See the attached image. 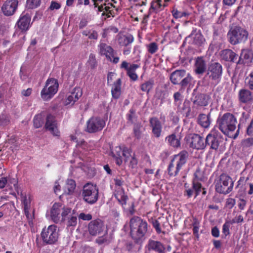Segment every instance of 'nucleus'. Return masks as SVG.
Wrapping results in <instances>:
<instances>
[{
    "label": "nucleus",
    "mask_w": 253,
    "mask_h": 253,
    "mask_svg": "<svg viewBox=\"0 0 253 253\" xmlns=\"http://www.w3.org/2000/svg\"><path fill=\"white\" fill-rule=\"evenodd\" d=\"M96 243H97L99 245H101L104 243H106L108 242V239L107 237L105 236H103L102 237H99L96 240Z\"/></svg>",
    "instance_id": "obj_63"
},
{
    "label": "nucleus",
    "mask_w": 253,
    "mask_h": 253,
    "mask_svg": "<svg viewBox=\"0 0 253 253\" xmlns=\"http://www.w3.org/2000/svg\"><path fill=\"white\" fill-rule=\"evenodd\" d=\"M221 135L215 130H211L205 138V146H209L210 149L217 150L221 141Z\"/></svg>",
    "instance_id": "obj_14"
},
{
    "label": "nucleus",
    "mask_w": 253,
    "mask_h": 253,
    "mask_svg": "<svg viewBox=\"0 0 253 253\" xmlns=\"http://www.w3.org/2000/svg\"><path fill=\"white\" fill-rule=\"evenodd\" d=\"M194 67V71L197 75H203L206 71V62L203 57L196 58Z\"/></svg>",
    "instance_id": "obj_28"
},
{
    "label": "nucleus",
    "mask_w": 253,
    "mask_h": 253,
    "mask_svg": "<svg viewBox=\"0 0 253 253\" xmlns=\"http://www.w3.org/2000/svg\"><path fill=\"white\" fill-rule=\"evenodd\" d=\"M56 230L57 226L55 225H50L47 228H44L41 233V237L43 242L48 245L55 243L58 238Z\"/></svg>",
    "instance_id": "obj_11"
},
{
    "label": "nucleus",
    "mask_w": 253,
    "mask_h": 253,
    "mask_svg": "<svg viewBox=\"0 0 253 253\" xmlns=\"http://www.w3.org/2000/svg\"><path fill=\"white\" fill-rule=\"evenodd\" d=\"M146 248L150 252L156 253H166V247L161 242L152 239H149Z\"/></svg>",
    "instance_id": "obj_20"
},
{
    "label": "nucleus",
    "mask_w": 253,
    "mask_h": 253,
    "mask_svg": "<svg viewBox=\"0 0 253 253\" xmlns=\"http://www.w3.org/2000/svg\"><path fill=\"white\" fill-rule=\"evenodd\" d=\"M106 126V121L98 116L91 117L86 122V131L89 133H95L101 131Z\"/></svg>",
    "instance_id": "obj_12"
},
{
    "label": "nucleus",
    "mask_w": 253,
    "mask_h": 253,
    "mask_svg": "<svg viewBox=\"0 0 253 253\" xmlns=\"http://www.w3.org/2000/svg\"><path fill=\"white\" fill-rule=\"evenodd\" d=\"M77 224V217L75 216H72L69 218L67 221L68 226H75Z\"/></svg>",
    "instance_id": "obj_57"
},
{
    "label": "nucleus",
    "mask_w": 253,
    "mask_h": 253,
    "mask_svg": "<svg viewBox=\"0 0 253 253\" xmlns=\"http://www.w3.org/2000/svg\"><path fill=\"white\" fill-rule=\"evenodd\" d=\"M216 125L218 129L226 135H229L234 132L237 126L238 129L233 136L234 138L238 136L241 127V123L238 124L236 117L230 112L220 115L217 119Z\"/></svg>",
    "instance_id": "obj_1"
},
{
    "label": "nucleus",
    "mask_w": 253,
    "mask_h": 253,
    "mask_svg": "<svg viewBox=\"0 0 253 253\" xmlns=\"http://www.w3.org/2000/svg\"><path fill=\"white\" fill-rule=\"evenodd\" d=\"M252 90L247 88H242L238 92V100L241 103L250 104L253 102Z\"/></svg>",
    "instance_id": "obj_23"
},
{
    "label": "nucleus",
    "mask_w": 253,
    "mask_h": 253,
    "mask_svg": "<svg viewBox=\"0 0 253 253\" xmlns=\"http://www.w3.org/2000/svg\"><path fill=\"white\" fill-rule=\"evenodd\" d=\"M123 156L125 158V161L126 162H127L128 160H129L130 158L132 156L131 154L132 152V150L131 149L125 146H123Z\"/></svg>",
    "instance_id": "obj_48"
},
{
    "label": "nucleus",
    "mask_w": 253,
    "mask_h": 253,
    "mask_svg": "<svg viewBox=\"0 0 253 253\" xmlns=\"http://www.w3.org/2000/svg\"><path fill=\"white\" fill-rule=\"evenodd\" d=\"M16 191L17 194L18 195L20 194L21 199V202L23 204L24 208L27 209L28 207H30L31 202L30 200L27 198L26 194L25 193H22V192H20L19 193V192L18 190H16Z\"/></svg>",
    "instance_id": "obj_45"
},
{
    "label": "nucleus",
    "mask_w": 253,
    "mask_h": 253,
    "mask_svg": "<svg viewBox=\"0 0 253 253\" xmlns=\"http://www.w3.org/2000/svg\"><path fill=\"white\" fill-rule=\"evenodd\" d=\"M44 127L45 129L49 130L53 136L57 137L60 136V132L58 128L56 121L54 117L51 114H49L47 116Z\"/></svg>",
    "instance_id": "obj_18"
},
{
    "label": "nucleus",
    "mask_w": 253,
    "mask_h": 253,
    "mask_svg": "<svg viewBox=\"0 0 253 253\" xmlns=\"http://www.w3.org/2000/svg\"><path fill=\"white\" fill-rule=\"evenodd\" d=\"M171 14L173 18L176 19L181 18L183 17H187L189 15V13L187 11H180L175 7L172 8L171 11Z\"/></svg>",
    "instance_id": "obj_37"
},
{
    "label": "nucleus",
    "mask_w": 253,
    "mask_h": 253,
    "mask_svg": "<svg viewBox=\"0 0 253 253\" xmlns=\"http://www.w3.org/2000/svg\"><path fill=\"white\" fill-rule=\"evenodd\" d=\"M200 173V170L199 169H197L195 172L194 173V177L195 178L193 181L192 183V188H193V190H194L195 196V198H196L198 195H199L200 192L201 191V188H202V184L198 181H197L196 180H199L201 179L199 177V174Z\"/></svg>",
    "instance_id": "obj_34"
},
{
    "label": "nucleus",
    "mask_w": 253,
    "mask_h": 253,
    "mask_svg": "<svg viewBox=\"0 0 253 253\" xmlns=\"http://www.w3.org/2000/svg\"><path fill=\"white\" fill-rule=\"evenodd\" d=\"M83 91L80 87L76 86L72 90L70 94L68 95L65 101V104L68 105L69 104L74 105L75 103L79 100L82 96Z\"/></svg>",
    "instance_id": "obj_24"
},
{
    "label": "nucleus",
    "mask_w": 253,
    "mask_h": 253,
    "mask_svg": "<svg viewBox=\"0 0 253 253\" xmlns=\"http://www.w3.org/2000/svg\"><path fill=\"white\" fill-rule=\"evenodd\" d=\"M150 126L153 135L156 138H160L163 132V125L159 118L153 117L149 119Z\"/></svg>",
    "instance_id": "obj_17"
},
{
    "label": "nucleus",
    "mask_w": 253,
    "mask_h": 253,
    "mask_svg": "<svg viewBox=\"0 0 253 253\" xmlns=\"http://www.w3.org/2000/svg\"><path fill=\"white\" fill-rule=\"evenodd\" d=\"M146 47L147 51L151 54H154L159 50V46L156 42H152L149 44H146Z\"/></svg>",
    "instance_id": "obj_40"
},
{
    "label": "nucleus",
    "mask_w": 253,
    "mask_h": 253,
    "mask_svg": "<svg viewBox=\"0 0 253 253\" xmlns=\"http://www.w3.org/2000/svg\"><path fill=\"white\" fill-rule=\"evenodd\" d=\"M34 126L38 128L42 126L44 123L43 119L41 114L36 115L33 119Z\"/></svg>",
    "instance_id": "obj_44"
},
{
    "label": "nucleus",
    "mask_w": 253,
    "mask_h": 253,
    "mask_svg": "<svg viewBox=\"0 0 253 253\" xmlns=\"http://www.w3.org/2000/svg\"><path fill=\"white\" fill-rule=\"evenodd\" d=\"M162 0H154L151 3V6L149 9V12H154L156 13L159 12L163 10V9L168 6L167 2L162 4Z\"/></svg>",
    "instance_id": "obj_33"
},
{
    "label": "nucleus",
    "mask_w": 253,
    "mask_h": 253,
    "mask_svg": "<svg viewBox=\"0 0 253 253\" xmlns=\"http://www.w3.org/2000/svg\"><path fill=\"white\" fill-rule=\"evenodd\" d=\"M97 11L99 12H102L101 15L105 16L104 19H106L110 17H114L116 14V11H117V8L111 2H104L103 4L96 6Z\"/></svg>",
    "instance_id": "obj_15"
},
{
    "label": "nucleus",
    "mask_w": 253,
    "mask_h": 253,
    "mask_svg": "<svg viewBox=\"0 0 253 253\" xmlns=\"http://www.w3.org/2000/svg\"><path fill=\"white\" fill-rule=\"evenodd\" d=\"M185 139L190 148L198 150L206 148L205 139L199 134H189L185 137Z\"/></svg>",
    "instance_id": "obj_10"
},
{
    "label": "nucleus",
    "mask_w": 253,
    "mask_h": 253,
    "mask_svg": "<svg viewBox=\"0 0 253 253\" xmlns=\"http://www.w3.org/2000/svg\"><path fill=\"white\" fill-rule=\"evenodd\" d=\"M241 145L243 148H247L253 146V137H249L243 139L241 142Z\"/></svg>",
    "instance_id": "obj_49"
},
{
    "label": "nucleus",
    "mask_w": 253,
    "mask_h": 253,
    "mask_svg": "<svg viewBox=\"0 0 253 253\" xmlns=\"http://www.w3.org/2000/svg\"><path fill=\"white\" fill-rule=\"evenodd\" d=\"M71 208L60 202L55 203L50 211V216L55 223H61L65 220L67 215L71 212Z\"/></svg>",
    "instance_id": "obj_5"
},
{
    "label": "nucleus",
    "mask_w": 253,
    "mask_h": 253,
    "mask_svg": "<svg viewBox=\"0 0 253 253\" xmlns=\"http://www.w3.org/2000/svg\"><path fill=\"white\" fill-rule=\"evenodd\" d=\"M10 123L9 117L6 114L0 115V126H6Z\"/></svg>",
    "instance_id": "obj_50"
},
{
    "label": "nucleus",
    "mask_w": 253,
    "mask_h": 253,
    "mask_svg": "<svg viewBox=\"0 0 253 253\" xmlns=\"http://www.w3.org/2000/svg\"><path fill=\"white\" fill-rule=\"evenodd\" d=\"M197 123L204 128H209L211 124V114L208 115L205 114H200L199 115L197 119Z\"/></svg>",
    "instance_id": "obj_30"
},
{
    "label": "nucleus",
    "mask_w": 253,
    "mask_h": 253,
    "mask_svg": "<svg viewBox=\"0 0 253 253\" xmlns=\"http://www.w3.org/2000/svg\"><path fill=\"white\" fill-rule=\"evenodd\" d=\"M76 187V182L73 179H67L66 181V188L68 190L69 194H72L74 192Z\"/></svg>",
    "instance_id": "obj_43"
},
{
    "label": "nucleus",
    "mask_w": 253,
    "mask_h": 253,
    "mask_svg": "<svg viewBox=\"0 0 253 253\" xmlns=\"http://www.w3.org/2000/svg\"><path fill=\"white\" fill-rule=\"evenodd\" d=\"M245 84L247 88L253 90V70L246 77Z\"/></svg>",
    "instance_id": "obj_39"
},
{
    "label": "nucleus",
    "mask_w": 253,
    "mask_h": 253,
    "mask_svg": "<svg viewBox=\"0 0 253 253\" xmlns=\"http://www.w3.org/2000/svg\"><path fill=\"white\" fill-rule=\"evenodd\" d=\"M149 221L152 223L153 227L155 229L156 232L158 234H160L162 232V230L160 227V224L158 220L156 219L151 218V220L149 219Z\"/></svg>",
    "instance_id": "obj_52"
},
{
    "label": "nucleus",
    "mask_w": 253,
    "mask_h": 253,
    "mask_svg": "<svg viewBox=\"0 0 253 253\" xmlns=\"http://www.w3.org/2000/svg\"><path fill=\"white\" fill-rule=\"evenodd\" d=\"M58 87L59 84L57 79L48 78L41 92V98L45 101L49 100L57 92Z\"/></svg>",
    "instance_id": "obj_8"
},
{
    "label": "nucleus",
    "mask_w": 253,
    "mask_h": 253,
    "mask_svg": "<svg viewBox=\"0 0 253 253\" xmlns=\"http://www.w3.org/2000/svg\"><path fill=\"white\" fill-rule=\"evenodd\" d=\"M246 204L247 201L244 199L240 198L238 205L239 209L241 211L244 210L246 207Z\"/></svg>",
    "instance_id": "obj_61"
},
{
    "label": "nucleus",
    "mask_w": 253,
    "mask_h": 253,
    "mask_svg": "<svg viewBox=\"0 0 253 253\" xmlns=\"http://www.w3.org/2000/svg\"><path fill=\"white\" fill-rule=\"evenodd\" d=\"M123 146H117L112 151V156L115 159L117 165L120 166L123 164V159L122 155H123Z\"/></svg>",
    "instance_id": "obj_32"
},
{
    "label": "nucleus",
    "mask_w": 253,
    "mask_h": 253,
    "mask_svg": "<svg viewBox=\"0 0 253 253\" xmlns=\"http://www.w3.org/2000/svg\"><path fill=\"white\" fill-rule=\"evenodd\" d=\"M205 42L204 36L201 33H197L193 37V42L198 46L201 45Z\"/></svg>",
    "instance_id": "obj_46"
},
{
    "label": "nucleus",
    "mask_w": 253,
    "mask_h": 253,
    "mask_svg": "<svg viewBox=\"0 0 253 253\" xmlns=\"http://www.w3.org/2000/svg\"><path fill=\"white\" fill-rule=\"evenodd\" d=\"M98 47L99 54L102 56H105L108 61L114 64L119 62L120 58L114 56L115 52L111 46L105 43L100 42Z\"/></svg>",
    "instance_id": "obj_13"
},
{
    "label": "nucleus",
    "mask_w": 253,
    "mask_h": 253,
    "mask_svg": "<svg viewBox=\"0 0 253 253\" xmlns=\"http://www.w3.org/2000/svg\"><path fill=\"white\" fill-rule=\"evenodd\" d=\"M41 2V0H27L26 7L31 9L36 8L40 5Z\"/></svg>",
    "instance_id": "obj_47"
},
{
    "label": "nucleus",
    "mask_w": 253,
    "mask_h": 253,
    "mask_svg": "<svg viewBox=\"0 0 253 253\" xmlns=\"http://www.w3.org/2000/svg\"><path fill=\"white\" fill-rule=\"evenodd\" d=\"M236 204L235 199L229 198L226 199V207L229 209H232Z\"/></svg>",
    "instance_id": "obj_56"
},
{
    "label": "nucleus",
    "mask_w": 253,
    "mask_h": 253,
    "mask_svg": "<svg viewBox=\"0 0 253 253\" xmlns=\"http://www.w3.org/2000/svg\"><path fill=\"white\" fill-rule=\"evenodd\" d=\"M88 63L90 66L91 68L93 69L96 66V61L95 57L91 54L89 57Z\"/></svg>",
    "instance_id": "obj_59"
},
{
    "label": "nucleus",
    "mask_w": 253,
    "mask_h": 253,
    "mask_svg": "<svg viewBox=\"0 0 253 253\" xmlns=\"http://www.w3.org/2000/svg\"><path fill=\"white\" fill-rule=\"evenodd\" d=\"M115 197L117 199L118 202L122 205H126L128 197L125 194V191L123 188H119L116 191Z\"/></svg>",
    "instance_id": "obj_35"
},
{
    "label": "nucleus",
    "mask_w": 253,
    "mask_h": 253,
    "mask_svg": "<svg viewBox=\"0 0 253 253\" xmlns=\"http://www.w3.org/2000/svg\"><path fill=\"white\" fill-rule=\"evenodd\" d=\"M249 37V33L248 30L239 26L231 28L227 34L228 41L232 45L246 43L248 40Z\"/></svg>",
    "instance_id": "obj_3"
},
{
    "label": "nucleus",
    "mask_w": 253,
    "mask_h": 253,
    "mask_svg": "<svg viewBox=\"0 0 253 253\" xmlns=\"http://www.w3.org/2000/svg\"><path fill=\"white\" fill-rule=\"evenodd\" d=\"M81 196L84 202L89 205H93L99 198L98 188L95 184L88 182L83 186Z\"/></svg>",
    "instance_id": "obj_6"
},
{
    "label": "nucleus",
    "mask_w": 253,
    "mask_h": 253,
    "mask_svg": "<svg viewBox=\"0 0 253 253\" xmlns=\"http://www.w3.org/2000/svg\"><path fill=\"white\" fill-rule=\"evenodd\" d=\"M253 54L250 50L248 49H243L240 56H238L237 65H245L252 62L253 59Z\"/></svg>",
    "instance_id": "obj_27"
},
{
    "label": "nucleus",
    "mask_w": 253,
    "mask_h": 253,
    "mask_svg": "<svg viewBox=\"0 0 253 253\" xmlns=\"http://www.w3.org/2000/svg\"><path fill=\"white\" fill-rule=\"evenodd\" d=\"M169 79L173 84L180 85L181 88L184 89L190 84L192 78L185 70H176L170 74Z\"/></svg>",
    "instance_id": "obj_7"
},
{
    "label": "nucleus",
    "mask_w": 253,
    "mask_h": 253,
    "mask_svg": "<svg viewBox=\"0 0 253 253\" xmlns=\"http://www.w3.org/2000/svg\"><path fill=\"white\" fill-rule=\"evenodd\" d=\"M234 182L230 176L226 173L221 174L215 183V191L224 195L231 192L233 188Z\"/></svg>",
    "instance_id": "obj_9"
},
{
    "label": "nucleus",
    "mask_w": 253,
    "mask_h": 253,
    "mask_svg": "<svg viewBox=\"0 0 253 253\" xmlns=\"http://www.w3.org/2000/svg\"><path fill=\"white\" fill-rule=\"evenodd\" d=\"M142 127V126L141 124H135L133 126V132L134 136L138 140L141 138L142 131L141 129Z\"/></svg>",
    "instance_id": "obj_42"
},
{
    "label": "nucleus",
    "mask_w": 253,
    "mask_h": 253,
    "mask_svg": "<svg viewBox=\"0 0 253 253\" xmlns=\"http://www.w3.org/2000/svg\"><path fill=\"white\" fill-rule=\"evenodd\" d=\"M18 0H7L3 3L1 10L6 16L12 15L17 9Z\"/></svg>",
    "instance_id": "obj_22"
},
{
    "label": "nucleus",
    "mask_w": 253,
    "mask_h": 253,
    "mask_svg": "<svg viewBox=\"0 0 253 253\" xmlns=\"http://www.w3.org/2000/svg\"><path fill=\"white\" fill-rule=\"evenodd\" d=\"M211 234L214 237L217 238L219 236V230L216 226L213 227L211 229Z\"/></svg>",
    "instance_id": "obj_64"
},
{
    "label": "nucleus",
    "mask_w": 253,
    "mask_h": 253,
    "mask_svg": "<svg viewBox=\"0 0 253 253\" xmlns=\"http://www.w3.org/2000/svg\"><path fill=\"white\" fill-rule=\"evenodd\" d=\"M89 234L92 236H96L101 234L104 229L103 222L99 219L92 220L88 226Z\"/></svg>",
    "instance_id": "obj_19"
},
{
    "label": "nucleus",
    "mask_w": 253,
    "mask_h": 253,
    "mask_svg": "<svg viewBox=\"0 0 253 253\" xmlns=\"http://www.w3.org/2000/svg\"><path fill=\"white\" fill-rule=\"evenodd\" d=\"M130 235L136 243L142 242L148 231V224L140 217L133 216L130 220Z\"/></svg>",
    "instance_id": "obj_2"
},
{
    "label": "nucleus",
    "mask_w": 253,
    "mask_h": 253,
    "mask_svg": "<svg viewBox=\"0 0 253 253\" xmlns=\"http://www.w3.org/2000/svg\"><path fill=\"white\" fill-rule=\"evenodd\" d=\"M222 73L223 68L220 63L211 62L208 66L205 78L208 80L209 85L215 86L220 82Z\"/></svg>",
    "instance_id": "obj_4"
},
{
    "label": "nucleus",
    "mask_w": 253,
    "mask_h": 253,
    "mask_svg": "<svg viewBox=\"0 0 253 253\" xmlns=\"http://www.w3.org/2000/svg\"><path fill=\"white\" fill-rule=\"evenodd\" d=\"M189 154L186 150H182L178 154L174 155L171 161L174 163L175 162V165L177 167V169H181L187 163Z\"/></svg>",
    "instance_id": "obj_21"
},
{
    "label": "nucleus",
    "mask_w": 253,
    "mask_h": 253,
    "mask_svg": "<svg viewBox=\"0 0 253 253\" xmlns=\"http://www.w3.org/2000/svg\"><path fill=\"white\" fill-rule=\"evenodd\" d=\"M134 41V37L131 34H120L118 35L117 42L121 46H128Z\"/></svg>",
    "instance_id": "obj_29"
},
{
    "label": "nucleus",
    "mask_w": 253,
    "mask_h": 253,
    "mask_svg": "<svg viewBox=\"0 0 253 253\" xmlns=\"http://www.w3.org/2000/svg\"><path fill=\"white\" fill-rule=\"evenodd\" d=\"M154 85V80L153 79H150L140 85V89L143 92H146L147 94H149L150 91L152 89Z\"/></svg>",
    "instance_id": "obj_36"
},
{
    "label": "nucleus",
    "mask_w": 253,
    "mask_h": 253,
    "mask_svg": "<svg viewBox=\"0 0 253 253\" xmlns=\"http://www.w3.org/2000/svg\"><path fill=\"white\" fill-rule=\"evenodd\" d=\"M180 170V169H177V167L176 166L175 168L174 163L171 161H170L167 169L168 174L170 176H176Z\"/></svg>",
    "instance_id": "obj_38"
},
{
    "label": "nucleus",
    "mask_w": 253,
    "mask_h": 253,
    "mask_svg": "<svg viewBox=\"0 0 253 253\" xmlns=\"http://www.w3.org/2000/svg\"><path fill=\"white\" fill-rule=\"evenodd\" d=\"M130 161L129 166L132 168H135L138 164V160L135 157L134 153L133 154L132 156L130 158Z\"/></svg>",
    "instance_id": "obj_54"
},
{
    "label": "nucleus",
    "mask_w": 253,
    "mask_h": 253,
    "mask_svg": "<svg viewBox=\"0 0 253 253\" xmlns=\"http://www.w3.org/2000/svg\"><path fill=\"white\" fill-rule=\"evenodd\" d=\"M127 121L131 124L134 123V119L136 118L135 110L131 108L129 110L128 113L126 115Z\"/></svg>",
    "instance_id": "obj_51"
},
{
    "label": "nucleus",
    "mask_w": 253,
    "mask_h": 253,
    "mask_svg": "<svg viewBox=\"0 0 253 253\" xmlns=\"http://www.w3.org/2000/svg\"><path fill=\"white\" fill-rule=\"evenodd\" d=\"M220 57L222 60L237 65L238 55L234 52L232 49H225L221 50Z\"/></svg>",
    "instance_id": "obj_26"
},
{
    "label": "nucleus",
    "mask_w": 253,
    "mask_h": 253,
    "mask_svg": "<svg viewBox=\"0 0 253 253\" xmlns=\"http://www.w3.org/2000/svg\"><path fill=\"white\" fill-rule=\"evenodd\" d=\"M179 127H177L174 132L167 136L165 140L168 144L174 148H178L181 146V139L182 137L181 132H179Z\"/></svg>",
    "instance_id": "obj_16"
},
{
    "label": "nucleus",
    "mask_w": 253,
    "mask_h": 253,
    "mask_svg": "<svg viewBox=\"0 0 253 253\" xmlns=\"http://www.w3.org/2000/svg\"><path fill=\"white\" fill-rule=\"evenodd\" d=\"M31 16L30 14H22L20 16L18 21L17 22V25L18 28L23 33L26 32L28 31L30 26V22Z\"/></svg>",
    "instance_id": "obj_25"
},
{
    "label": "nucleus",
    "mask_w": 253,
    "mask_h": 253,
    "mask_svg": "<svg viewBox=\"0 0 253 253\" xmlns=\"http://www.w3.org/2000/svg\"><path fill=\"white\" fill-rule=\"evenodd\" d=\"M232 224L230 221H226L222 226V233L227 236L230 234V225Z\"/></svg>",
    "instance_id": "obj_53"
},
{
    "label": "nucleus",
    "mask_w": 253,
    "mask_h": 253,
    "mask_svg": "<svg viewBox=\"0 0 253 253\" xmlns=\"http://www.w3.org/2000/svg\"><path fill=\"white\" fill-rule=\"evenodd\" d=\"M193 227V233L197 239L199 238V230L200 228V222L196 217H193V221L192 223Z\"/></svg>",
    "instance_id": "obj_41"
},
{
    "label": "nucleus",
    "mask_w": 253,
    "mask_h": 253,
    "mask_svg": "<svg viewBox=\"0 0 253 253\" xmlns=\"http://www.w3.org/2000/svg\"><path fill=\"white\" fill-rule=\"evenodd\" d=\"M79 218L83 220L89 221L92 219V215L90 213L85 214L84 212H82L79 215Z\"/></svg>",
    "instance_id": "obj_58"
},
{
    "label": "nucleus",
    "mask_w": 253,
    "mask_h": 253,
    "mask_svg": "<svg viewBox=\"0 0 253 253\" xmlns=\"http://www.w3.org/2000/svg\"><path fill=\"white\" fill-rule=\"evenodd\" d=\"M230 221L231 222V224L235 223H242L244 222V217L242 215L240 214L235 216L233 219H232Z\"/></svg>",
    "instance_id": "obj_60"
},
{
    "label": "nucleus",
    "mask_w": 253,
    "mask_h": 253,
    "mask_svg": "<svg viewBox=\"0 0 253 253\" xmlns=\"http://www.w3.org/2000/svg\"><path fill=\"white\" fill-rule=\"evenodd\" d=\"M126 74L133 81H136L138 79V76L136 74L135 72L127 71L126 72Z\"/></svg>",
    "instance_id": "obj_62"
},
{
    "label": "nucleus",
    "mask_w": 253,
    "mask_h": 253,
    "mask_svg": "<svg viewBox=\"0 0 253 253\" xmlns=\"http://www.w3.org/2000/svg\"><path fill=\"white\" fill-rule=\"evenodd\" d=\"M122 80L121 78L118 79L114 83L111 88V94L112 97L115 99H118L121 95Z\"/></svg>",
    "instance_id": "obj_31"
},
{
    "label": "nucleus",
    "mask_w": 253,
    "mask_h": 253,
    "mask_svg": "<svg viewBox=\"0 0 253 253\" xmlns=\"http://www.w3.org/2000/svg\"><path fill=\"white\" fill-rule=\"evenodd\" d=\"M61 4L56 1H51L50 5L48 7V9L50 10H54L55 9L58 10L61 8Z\"/></svg>",
    "instance_id": "obj_55"
}]
</instances>
